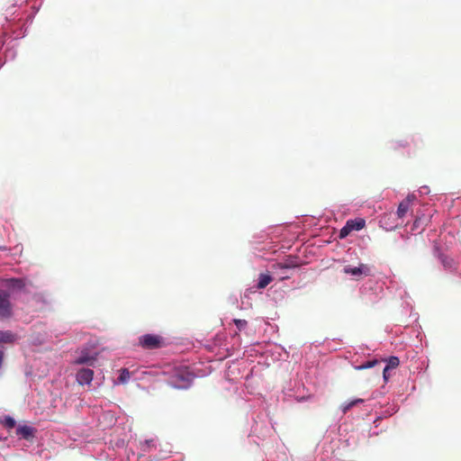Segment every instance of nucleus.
Returning a JSON list of instances; mask_svg holds the SVG:
<instances>
[{
    "label": "nucleus",
    "instance_id": "obj_43",
    "mask_svg": "<svg viewBox=\"0 0 461 461\" xmlns=\"http://www.w3.org/2000/svg\"><path fill=\"white\" fill-rule=\"evenodd\" d=\"M24 2H26V0H15L14 3L13 4V6H16V5H23Z\"/></svg>",
    "mask_w": 461,
    "mask_h": 461
},
{
    "label": "nucleus",
    "instance_id": "obj_12",
    "mask_svg": "<svg viewBox=\"0 0 461 461\" xmlns=\"http://www.w3.org/2000/svg\"><path fill=\"white\" fill-rule=\"evenodd\" d=\"M117 418L113 411H103L98 416L99 425L104 429L115 425Z\"/></svg>",
    "mask_w": 461,
    "mask_h": 461
},
{
    "label": "nucleus",
    "instance_id": "obj_7",
    "mask_svg": "<svg viewBox=\"0 0 461 461\" xmlns=\"http://www.w3.org/2000/svg\"><path fill=\"white\" fill-rule=\"evenodd\" d=\"M5 291L9 293L11 297L14 294H19L25 291L26 280L21 277H10L3 280Z\"/></svg>",
    "mask_w": 461,
    "mask_h": 461
},
{
    "label": "nucleus",
    "instance_id": "obj_28",
    "mask_svg": "<svg viewBox=\"0 0 461 461\" xmlns=\"http://www.w3.org/2000/svg\"><path fill=\"white\" fill-rule=\"evenodd\" d=\"M388 146L391 149L399 150L409 147V141L407 140H393L388 142Z\"/></svg>",
    "mask_w": 461,
    "mask_h": 461
},
{
    "label": "nucleus",
    "instance_id": "obj_11",
    "mask_svg": "<svg viewBox=\"0 0 461 461\" xmlns=\"http://www.w3.org/2000/svg\"><path fill=\"white\" fill-rule=\"evenodd\" d=\"M245 366V361L235 360L225 370V376L229 381L236 382L243 376H240L241 366Z\"/></svg>",
    "mask_w": 461,
    "mask_h": 461
},
{
    "label": "nucleus",
    "instance_id": "obj_35",
    "mask_svg": "<svg viewBox=\"0 0 461 461\" xmlns=\"http://www.w3.org/2000/svg\"><path fill=\"white\" fill-rule=\"evenodd\" d=\"M351 229L348 228V225L346 223L339 230V237L340 239H345L351 232Z\"/></svg>",
    "mask_w": 461,
    "mask_h": 461
},
{
    "label": "nucleus",
    "instance_id": "obj_45",
    "mask_svg": "<svg viewBox=\"0 0 461 461\" xmlns=\"http://www.w3.org/2000/svg\"><path fill=\"white\" fill-rule=\"evenodd\" d=\"M272 248H274V246ZM266 251H269V254H272V252L275 253L276 251V249H267Z\"/></svg>",
    "mask_w": 461,
    "mask_h": 461
},
{
    "label": "nucleus",
    "instance_id": "obj_2",
    "mask_svg": "<svg viewBox=\"0 0 461 461\" xmlns=\"http://www.w3.org/2000/svg\"><path fill=\"white\" fill-rule=\"evenodd\" d=\"M252 350L264 358V364L267 366L288 357V352L278 344H258Z\"/></svg>",
    "mask_w": 461,
    "mask_h": 461
},
{
    "label": "nucleus",
    "instance_id": "obj_25",
    "mask_svg": "<svg viewBox=\"0 0 461 461\" xmlns=\"http://www.w3.org/2000/svg\"><path fill=\"white\" fill-rule=\"evenodd\" d=\"M364 402H365V400L361 399V398H355V399L349 400L348 402H343L340 405V411L343 413H347L354 406L357 405L358 403H363Z\"/></svg>",
    "mask_w": 461,
    "mask_h": 461
},
{
    "label": "nucleus",
    "instance_id": "obj_26",
    "mask_svg": "<svg viewBox=\"0 0 461 461\" xmlns=\"http://www.w3.org/2000/svg\"><path fill=\"white\" fill-rule=\"evenodd\" d=\"M399 410V407L396 406V405H392L390 407H388L386 410H384L383 411L382 414L378 415L375 420H374V423L375 424V428L378 426L377 422L383 419V418H387V417H390L392 415H393L394 413H396Z\"/></svg>",
    "mask_w": 461,
    "mask_h": 461
},
{
    "label": "nucleus",
    "instance_id": "obj_34",
    "mask_svg": "<svg viewBox=\"0 0 461 461\" xmlns=\"http://www.w3.org/2000/svg\"><path fill=\"white\" fill-rule=\"evenodd\" d=\"M3 423L8 429H13L16 425L15 420L12 416H9V415L5 416Z\"/></svg>",
    "mask_w": 461,
    "mask_h": 461
},
{
    "label": "nucleus",
    "instance_id": "obj_17",
    "mask_svg": "<svg viewBox=\"0 0 461 461\" xmlns=\"http://www.w3.org/2000/svg\"><path fill=\"white\" fill-rule=\"evenodd\" d=\"M281 270L286 271L288 269H294L299 267L298 258L288 257L285 259V261L278 265ZM288 278V276L285 272L283 273V275L280 276L281 280H285Z\"/></svg>",
    "mask_w": 461,
    "mask_h": 461
},
{
    "label": "nucleus",
    "instance_id": "obj_19",
    "mask_svg": "<svg viewBox=\"0 0 461 461\" xmlns=\"http://www.w3.org/2000/svg\"><path fill=\"white\" fill-rule=\"evenodd\" d=\"M31 25L28 24L27 19L25 18V21L22 25L17 26L16 28H14L12 31L13 38L15 40L23 39L24 38L28 33V29Z\"/></svg>",
    "mask_w": 461,
    "mask_h": 461
},
{
    "label": "nucleus",
    "instance_id": "obj_39",
    "mask_svg": "<svg viewBox=\"0 0 461 461\" xmlns=\"http://www.w3.org/2000/svg\"><path fill=\"white\" fill-rule=\"evenodd\" d=\"M13 250L14 251V255L20 256L23 252V246L21 244H18L15 247H14Z\"/></svg>",
    "mask_w": 461,
    "mask_h": 461
},
{
    "label": "nucleus",
    "instance_id": "obj_38",
    "mask_svg": "<svg viewBox=\"0 0 461 461\" xmlns=\"http://www.w3.org/2000/svg\"><path fill=\"white\" fill-rule=\"evenodd\" d=\"M390 378V369H387V367H384L383 369V379L385 383L389 381Z\"/></svg>",
    "mask_w": 461,
    "mask_h": 461
},
{
    "label": "nucleus",
    "instance_id": "obj_36",
    "mask_svg": "<svg viewBox=\"0 0 461 461\" xmlns=\"http://www.w3.org/2000/svg\"><path fill=\"white\" fill-rule=\"evenodd\" d=\"M39 9H40L39 6L38 7L33 6L32 7V12L26 16L27 23H28L29 25H32V23L33 22V19H34L36 14L38 13Z\"/></svg>",
    "mask_w": 461,
    "mask_h": 461
},
{
    "label": "nucleus",
    "instance_id": "obj_30",
    "mask_svg": "<svg viewBox=\"0 0 461 461\" xmlns=\"http://www.w3.org/2000/svg\"><path fill=\"white\" fill-rule=\"evenodd\" d=\"M383 361L385 362V367H387V369H393V368H396L399 364H400V359L398 357L396 356H391L389 357L388 358H385V359H383Z\"/></svg>",
    "mask_w": 461,
    "mask_h": 461
},
{
    "label": "nucleus",
    "instance_id": "obj_23",
    "mask_svg": "<svg viewBox=\"0 0 461 461\" xmlns=\"http://www.w3.org/2000/svg\"><path fill=\"white\" fill-rule=\"evenodd\" d=\"M273 280V277L270 274H265L261 273L258 276V283H257V288L258 289H264L266 288Z\"/></svg>",
    "mask_w": 461,
    "mask_h": 461
},
{
    "label": "nucleus",
    "instance_id": "obj_20",
    "mask_svg": "<svg viewBox=\"0 0 461 461\" xmlns=\"http://www.w3.org/2000/svg\"><path fill=\"white\" fill-rule=\"evenodd\" d=\"M104 444L105 446H107V447L110 449H115V448H118V449H122L125 447V444H126V440L124 438H121L119 436H116L115 438H109V439H105L104 441Z\"/></svg>",
    "mask_w": 461,
    "mask_h": 461
},
{
    "label": "nucleus",
    "instance_id": "obj_8",
    "mask_svg": "<svg viewBox=\"0 0 461 461\" xmlns=\"http://www.w3.org/2000/svg\"><path fill=\"white\" fill-rule=\"evenodd\" d=\"M139 345L145 349H157L163 346V338L155 334H144L139 338Z\"/></svg>",
    "mask_w": 461,
    "mask_h": 461
},
{
    "label": "nucleus",
    "instance_id": "obj_14",
    "mask_svg": "<svg viewBox=\"0 0 461 461\" xmlns=\"http://www.w3.org/2000/svg\"><path fill=\"white\" fill-rule=\"evenodd\" d=\"M94 379V371L90 368H81L77 372L76 380L81 385L90 384Z\"/></svg>",
    "mask_w": 461,
    "mask_h": 461
},
{
    "label": "nucleus",
    "instance_id": "obj_10",
    "mask_svg": "<svg viewBox=\"0 0 461 461\" xmlns=\"http://www.w3.org/2000/svg\"><path fill=\"white\" fill-rule=\"evenodd\" d=\"M12 313V303L10 302L9 293L0 289V318H10Z\"/></svg>",
    "mask_w": 461,
    "mask_h": 461
},
{
    "label": "nucleus",
    "instance_id": "obj_33",
    "mask_svg": "<svg viewBox=\"0 0 461 461\" xmlns=\"http://www.w3.org/2000/svg\"><path fill=\"white\" fill-rule=\"evenodd\" d=\"M232 321L235 324V326H236V328L238 329L239 331L245 330L247 326H248V322H247L246 320L233 319Z\"/></svg>",
    "mask_w": 461,
    "mask_h": 461
},
{
    "label": "nucleus",
    "instance_id": "obj_46",
    "mask_svg": "<svg viewBox=\"0 0 461 461\" xmlns=\"http://www.w3.org/2000/svg\"><path fill=\"white\" fill-rule=\"evenodd\" d=\"M267 253H264V254H261L259 255L260 257H265V255H267Z\"/></svg>",
    "mask_w": 461,
    "mask_h": 461
},
{
    "label": "nucleus",
    "instance_id": "obj_9",
    "mask_svg": "<svg viewBox=\"0 0 461 461\" xmlns=\"http://www.w3.org/2000/svg\"><path fill=\"white\" fill-rule=\"evenodd\" d=\"M252 243L256 250H258V252H262L267 249H271L274 241L269 237L268 233H267L266 231H262L258 236L253 237Z\"/></svg>",
    "mask_w": 461,
    "mask_h": 461
},
{
    "label": "nucleus",
    "instance_id": "obj_13",
    "mask_svg": "<svg viewBox=\"0 0 461 461\" xmlns=\"http://www.w3.org/2000/svg\"><path fill=\"white\" fill-rule=\"evenodd\" d=\"M430 219V215L421 214L420 216H416L411 227V231L414 234L420 233L429 224Z\"/></svg>",
    "mask_w": 461,
    "mask_h": 461
},
{
    "label": "nucleus",
    "instance_id": "obj_22",
    "mask_svg": "<svg viewBox=\"0 0 461 461\" xmlns=\"http://www.w3.org/2000/svg\"><path fill=\"white\" fill-rule=\"evenodd\" d=\"M347 224L351 230H360L366 225V221L362 218L349 219L347 221Z\"/></svg>",
    "mask_w": 461,
    "mask_h": 461
},
{
    "label": "nucleus",
    "instance_id": "obj_6",
    "mask_svg": "<svg viewBox=\"0 0 461 461\" xmlns=\"http://www.w3.org/2000/svg\"><path fill=\"white\" fill-rule=\"evenodd\" d=\"M305 387L303 384L294 381V386L292 387L291 384L285 389V395L288 399H294L295 401L302 402H305L311 397V393L309 392L304 393Z\"/></svg>",
    "mask_w": 461,
    "mask_h": 461
},
{
    "label": "nucleus",
    "instance_id": "obj_5",
    "mask_svg": "<svg viewBox=\"0 0 461 461\" xmlns=\"http://www.w3.org/2000/svg\"><path fill=\"white\" fill-rule=\"evenodd\" d=\"M194 375L186 368L176 370L169 378V384L176 389L185 390L191 387Z\"/></svg>",
    "mask_w": 461,
    "mask_h": 461
},
{
    "label": "nucleus",
    "instance_id": "obj_15",
    "mask_svg": "<svg viewBox=\"0 0 461 461\" xmlns=\"http://www.w3.org/2000/svg\"><path fill=\"white\" fill-rule=\"evenodd\" d=\"M343 272L352 276H368L370 274V267L364 264H360L357 267L345 266Z\"/></svg>",
    "mask_w": 461,
    "mask_h": 461
},
{
    "label": "nucleus",
    "instance_id": "obj_32",
    "mask_svg": "<svg viewBox=\"0 0 461 461\" xmlns=\"http://www.w3.org/2000/svg\"><path fill=\"white\" fill-rule=\"evenodd\" d=\"M130 379V372L127 368H122L120 372L119 376L117 377L118 383L125 384Z\"/></svg>",
    "mask_w": 461,
    "mask_h": 461
},
{
    "label": "nucleus",
    "instance_id": "obj_1",
    "mask_svg": "<svg viewBox=\"0 0 461 461\" xmlns=\"http://www.w3.org/2000/svg\"><path fill=\"white\" fill-rule=\"evenodd\" d=\"M250 430L249 438L258 446L260 441L266 440L274 431V425L269 412L265 408L253 410L250 413Z\"/></svg>",
    "mask_w": 461,
    "mask_h": 461
},
{
    "label": "nucleus",
    "instance_id": "obj_29",
    "mask_svg": "<svg viewBox=\"0 0 461 461\" xmlns=\"http://www.w3.org/2000/svg\"><path fill=\"white\" fill-rule=\"evenodd\" d=\"M16 50L14 48H7L5 51V59L0 57V68L5 65L6 60H14L16 57Z\"/></svg>",
    "mask_w": 461,
    "mask_h": 461
},
{
    "label": "nucleus",
    "instance_id": "obj_27",
    "mask_svg": "<svg viewBox=\"0 0 461 461\" xmlns=\"http://www.w3.org/2000/svg\"><path fill=\"white\" fill-rule=\"evenodd\" d=\"M17 336L11 330H0V343H13Z\"/></svg>",
    "mask_w": 461,
    "mask_h": 461
},
{
    "label": "nucleus",
    "instance_id": "obj_4",
    "mask_svg": "<svg viewBox=\"0 0 461 461\" xmlns=\"http://www.w3.org/2000/svg\"><path fill=\"white\" fill-rule=\"evenodd\" d=\"M78 356L74 359L75 365H87L94 366L97 360L98 351L96 350L95 344L92 341L86 342L82 345L77 350Z\"/></svg>",
    "mask_w": 461,
    "mask_h": 461
},
{
    "label": "nucleus",
    "instance_id": "obj_44",
    "mask_svg": "<svg viewBox=\"0 0 461 461\" xmlns=\"http://www.w3.org/2000/svg\"><path fill=\"white\" fill-rule=\"evenodd\" d=\"M8 250H11V249H8L5 246H0V251H8Z\"/></svg>",
    "mask_w": 461,
    "mask_h": 461
},
{
    "label": "nucleus",
    "instance_id": "obj_3",
    "mask_svg": "<svg viewBox=\"0 0 461 461\" xmlns=\"http://www.w3.org/2000/svg\"><path fill=\"white\" fill-rule=\"evenodd\" d=\"M203 347L214 354V360L217 361H221L231 355V349L224 343L223 334H216L212 340H206Z\"/></svg>",
    "mask_w": 461,
    "mask_h": 461
},
{
    "label": "nucleus",
    "instance_id": "obj_40",
    "mask_svg": "<svg viewBox=\"0 0 461 461\" xmlns=\"http://www.w3.org/2000/svg\"><path fill=\"white\" fill-rule=\"evenodd\" d=\"M419 193H420V194H428L429 193V186H427V185H423V186L420 187V189H419Z\"/></svg>",
    "mask_w": 461,
    "mask_h": 461
},
{
    "label": "nucleus",
    "instance_id": "obj_21",
    "mask_svg": "<svg viewBox=\"0 0 461 461\" xmlns=\"http://www.w3.org/2000/svg\"><path fill=\"white\" fill-rule=\"evenodd\" d=\"M438 258L442 266L444 267L445 270L453 272L456 269L455 261L451 258H448L447 256L440 252H438Z\"/></svg>",
    "mask_w": 461,
    "mask_h": 461
},
{
    "label": "nucleus",
    "instance_id": "obj_41",
    "mask_svg": "<svg viewBox=\"0 0 461 461\" xmlns=\"http://www.w3.org/2000/svg\"><path fill=\"white\" fill-rule=\"evenodd\" d=\"M380 223L384 226V218H383V219L380 221ZM395 227H396V224H388V225H387V224L385 223V226H384V228H385L386 230H393Z\"/></svg>",
    "mask_w": 461,
    "mask_h": 461
},
{
    "label": "nucleus",
    "instance_id": "obj_42",
    "mask_svg": "<svg viewBox=\"0 0 461 461\" xmlns=\"http://www.w3.org/2000/svg\"><path fill=\"white\" fill-rule=\"evenodd\" d=\"M378 433H379V432H378L377 430H375V429H373V430H372V429H369V431H368V437L376 436V435H378Z\"/></svg>",
    "mask_w": 461,
    "mask_h": 461
},
{
    "label": "nucleus",
    "instance_id": "obj_37",
    "mask_svg": "<svg viewBox=\"0 0 461 461\" xmlns=\"http://www.w3.org/2000/svg\"><path fill=\"white\" fill-rule=\"evenodd\" d=\"M154 440L153 439H146L143 442L140 443V449L141 451L145 452L149 449V447L153 445Z\"/></svg>",
    "mask_w": 461,
    "mask_h": 461
},
{
    "label": "nucleus",
    "instance_id": "obj_31",
    "mask_svg": "<svg viewBox=\"0 0 461 461\" xmlns=\"http://www.w3.org/2000/svg\"><path fill=\"white\" fill-rule=\"evenodd\" d=\"M277 449H278L280 455H278L276 456V458L270 457V461H287L288 456L286 454L285 447L284 445H278Z\"/></svg>",
    "mask_w": 461,
    "mask_h": 461
},
{
    "label": "nucleus",
    "instance_id": "obj_16",
    "mask_svg": "<svg viewBox=\"0 0 461 461\" xmlns=\"http://www.w3.org/2000/svg\"><path fill=\"white\" fill-rule=\"evenodd\" d=\"M37 429L29 425H19L16 428V435L23 439L30 440L34 438Z\"/></svg>",
    "mask_w": 461,
    "mask_h": 461
},
{
    "label": "nucleus",
    "instance_id": "obj_24",
    "mask_svg": "<svg viewBox=\"0 0 461 461\" xmlns=\"http://www.w3.org/2000/svg\"><path fill=\"white\" fill-rule=\"evenodd\" d=\"M379 363V360L375 357L369 358L359 365L353 364V367L356 370H364L375 366Z\"/></svg>",
    "mask_w": 461,
    "mask_h": 461
},
{
    "label": "nucleus",
    "instance_id": "obj_18",
    "mask_svg": "<svg viewBox=\"0 0 461 461\" xmlns=\"http://www.w3.org/2000/svg\"><path fill=\"white\" fill-rule=\"evenodd\" d=\"M415 198L414 194H409L405 199H403L398 205L396 214L398 218H402L409 210L410 204L412 200Z\"/></svg>",
    "mask_w": 461,
    "mask_h": 461
}]
</instances>
